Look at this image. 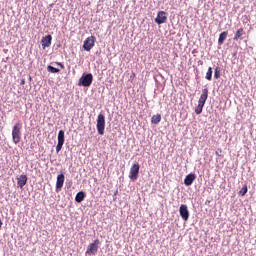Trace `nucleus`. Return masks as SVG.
<instances>
[{
    "instance_id": "obj_25",
    "label": "nucleus",
    "mask_w": 256,
    "mask_h": 256,
    "mask_svg": "<svg viewBox=\"0 0 256 256\" xmlns=\"http://www.w3.org/2000/svg\"><path fill=\"white\" fill-rule=\"evenodd\" d=\"M225 90V88L223 87V85H220L219 87H218V91H224Z\"/></svg>"
},
{
    "instance_id": "obj_14",
    "label": "nucleus",
    "mask_w": 256,
    "mask_h": 256,
    "mask_svg": "<svg viewBox=\"0 0 256 256\" xmlns=\"http://www.w3.org/2000/svg\"><path fill=\"white\" fill-rule=\"evenodd\" d=\"M17 185L21 189L27 185V175H21L20 177L17 178Z\"/></svg>"
},
{
    "instance_id": "obj_19",
    "label": "nucleus",
    "mask_w": 256,
    "mask_h": 256,
    "mask_svg": "<svg viewBox=\"0 0 256 256\" xmlns=\"http://www.w3.org/2000/svg\"><path fill=\"white\" fill-rule=\"evenodd\" d=\"M203 104H198V106L195 108V113L196 115H201V113H203Z\"/></svg>"
},
{
    "instance_id": "obj_15",
    "label": "nucleus",
    "mask_w": 256,
    "mask_h": 256,
    "mask_svg": "<svg viewBox=\"0 0 256 256\" xmlns=\"http://www.w3.org/2000/svg\"><path fill=\"white\" fill-rule=\"evenodd\" d=\"M86 194L83 191H80L76 194L75 196V201L76 203H83V201L85 200Z\"/></svg>"
},
{
    "instance_id": "obj_1",
    "label": "nucleus",
    "mask_w": 256,
    "mask_h": 256,
    "mask_svg": "<svg viewBox=\"0 0 256 256\" xmlns=\"http://www.w3.org/2000/svg\"><path fill=\"white\" fill-rule=\"evenodd\" d=\"M93 83V74L91 73H84L78 82V85L80 87H91V84Z\"/></svg>"
},
{
    "instance_id": "obj_7",
    "label": "nucleus",
    "mask_w": 256,
    "mask_h": 256,
    "mask_svg": "<svg viewBox=\"0 0 256 256\" xmlns=\"http://www.w3.org/2000/svg\"><path fill=\"white\" fill-rule=\"evenodd\" d=\"M95 47V36L88 37L83 44L84 51H90Z\"/></svg>"
},
{
    "instance_id": "obj_11",
    "label": "nucleus",
    "mask_w": 256,
    "mask_h": 256,
    "mask_svg": "<svg viewBox=\"0 0 256 256\" xmlns=\"http://www.w3.org/2000/svg\"><path fill=\"white\" fill-rule=\"evenodd\" d=\"M64 183H65V174H59L57 176V181H56V190L59 191L63 189Z\"/></svg>"
},
{
    "instance_id": "obj_2",
    "label": "nucleus",
    "mask_w": 256,
    "mask_h": 256,
    "mask_svg": "<svg viewBox=\"0 0 256 256\" xmlns=\"http://www.w3.org/2000/svg\"><path fill=\"white\" fill-rule=\"evenodd\" d=\"M12 141L17 145L21 141V124L16 123L12 129Z\"/></svg>"
},
{
    "instance_id": "obj_17",
    "label": "nucleus",
    "mask_w": 256,
    "mask_h": 256,
    "mask_svg": "<svg viewBox=\"0 0 256 256\" xmlns=\"http://www.w3.org/2000/svg\"><path fill=\"white\" fill-rule=\"evenodd\" d=\"M247 191V184H244L241 190L238 192V195H240V197H245V195H247Z\"/></svg>"
},
{
    "instance_id": "obj_3",
    "label": "nucleus",
    "mask_w": 256,
    "mask_h": 256,
    "mask_svg": "<svg viewBox=\"0 0 256 256\" xmlns=\"http://www.w3.org/2000/svg\"><path fill=\"white\" fill-rule=\"evenodd\" d=\"M96 129L98 131V135H105V115H98Z\"/></svg>"
},
{
    "instance_id": "obj_26",
    "label": "nucleus",
    "mask_w": 256,
    "mask_h": 256,
    "mask_svg": "<svg viewBox=\"0 0 256 256\" xmlns=\"http://www.w3.org/2000/svg\"><path fill=\"white\" fill-rule=\"evenodd\" d=\"M216 155H219V157H221V150H217Z\"/></svg>"
},
{
    "instance_id": "obj_4",
    "label": "nucleus",
    "mask_w": 256,
    "mask_h": 256,
    "mask_svg": "<svg viewBox=\"0 0 256 256\" xmlns=\"http://www.w3.org/2000/svg\"><path fill=\"white\" fill-rule=\"evenodd\" d=\"M99 239L94 240L93 243L89 244L87 250H86V255H95L97 251H99V245H100Z\"/></svg>"
},
{
    "instance_id": "obj_23",
    "label": "nucleus",
    "mask_w": 256,
    "mask_h": 256,
    "mask_svg": "<svg viewBox=\"0 0 256 256\" xmlns=\"http://www.w3.org/2000/svg\"><path fill=\"white\" fill-rule=\"evenodd\" d=\"M214 77H215V79H219V77H220V73H219V69L218 68L215 69Z\"/></svg>"
},
{
    "instance_id": "obj_29",
    "label": "nucleus",
    "mask_w": 256,
    "mask_h": 256,
    "mask_svg": "<svg viewBox=\"0 0 256 256\" xmlns=\"http://www.w3.org/2000/svg\"><path fill=\"white\" fill-rule=\"evenodd\" d=\"M117 193H118V191H116V192L114 193V195H117Z\"/></svg>"
},
{
    "instance_id": "obj_16",
    "label": "nucleus",
    "mask_w": 256,
    "mask_h": 256,
    "mask_svg": "<svg viewBox=\"0 0 256 256\" xmlns=\"http://www.w3.org/2000/svg\"><path fill=\"white\" fill-rule=\"evenodd\" d=\"M151 123H153L154 125H158V123H161L160 114L152 116Z\"/></svg>"
},
{
    "instance_id": "obj_9",
    "label": "nucleus",
    "mask_w": 256,
    "mask_h": 256,
    "mask_svg": "<svg viewBox=\"0 0 256 256\" xmlns=\"http://www.w3.org/2000/svg\"><path fill=\"white\" fill-rule=\"evenodd\" d=\"M166 22H167V13H165V11L158 12L155 18V23H157V25H163V23H166Z\"/></svg>"
},
{
    "instance_id": "obj_6",
    "label": "nucleus",
    "mask_w": 256,
    "mask_h": 256,
    "mask_svg": "<svg viewBox=\"0 0 256 256\" xmlns=\"http://www.w3.org/2000/svg\"><path fill=\"white\" fill-rule=\"evenodd\" d=\"M63 145H65V131L60 130L58 132V144L56 146V153H59V151L63 149Z\"/></svg>"
},
{
    "instance_id": "obj_18",
    "label": "nucleus",
    "mask_w": 256,
    "mask_h": 256,
    "mask_svg": "<svg viewBox=\"0 0 256 256\" xmlns=\"http://www.w3.org/2000/svg\"><path fill=\"white\" fill-rule=\"evenodd\" d=\"M212 78H213V68L209 67L206 73L205 79H207V81H211Z\"/></svg>"
},
{
    "instance_id": "obj_12",
    "label": "nucleus",
    "mask_w": 256,
    "mask_h": 256,
    "mask_svg": "<svg viewBox=\"0 0 256 256\" xmlns=\"http://www.w3.org/2000/svg\"><path fill=\"white\" fill-rule=\"evenodd\" d=\"M51 41H53V37L51 35H46L41 40L42 48L51 47Z\"/></svg>"
},
{
    "instance_id": "obj_20",
    "label": "nucleus",
    "mask_w": 256,
    "mask_h": 256,
    "mask_svg": "<svg viewBox=\"0 0 256 256\" xmlns=\"http://www.w3.org/2000/svg\"><path fill=\"white\" fill-rule=\"evenodd\" d=\"M47 71H48V73H59L60 70H59V68H55V67L49 65L47 67Z\"/></svg>"
},
{
    "instance_id": "obj_28",
    "label": "nucleus",
    "mask_w": 256,
    "mask_h": 256,
    "mask_svg": "<svg viewBox=\"0 0 256 256\" xmlns=\"http://www.w3.org/2000/svg\"><path fill=\"white\" fill-rule=\"evenodd\" d=\"M2 226H3V222H1V220H0V229H1Z\"/></svg>"
},
{
    "instance_id": "obj_22",
    "label": "nucleus",
    "mask_w": 256,
    "mask_h": 256,
    "mask_svg": "<svg viewBox=\"0 0 256 256\" xmlns=\"http://www.w3.org/2000/svg\"><path fill=\"white\" fill-rule=\"evenodd\" d=\"M243 35V29L240 28L237 30L234 39H240V37Z\"/></svg>"
},
{
    "instance_id": "obj_24",
    "label": "nucleus",
    "mask_w": 256,
    "mask_h": 256,
    "mask_svg": "<svg viewBox=\"0 0 256 256\" xmlns=\"http://www.w3.org/2000/svg\"><path fill=\"white\" fill-rule=\"evenodd\" d=\"M56 65H58V67H61V69H65V65H63V63L61 62H57Z\"/></svg>"
},
{
    "instance_id": "obj_21",
    "label": "nucleus",
    "mask_w": 256,
    "mask_h": 256,
    "mask_svg": "<svg viewBox=\"0 0 256 256\" xmlns=\"http://www.w3.org/2000/svg\"><path fill=\"white\" fill-rule=\"evenodd\" d=\"M224 41H225V32H221L219 39H218L219 45H223Z\"/></svg>"
},
{
    "instance_id": "obj_5",
    "label": "nucleus",
    "mask_w": 256,
    "mask_h": 256,
    "mask_svg": "<svg viewBox=\"0 0 256 256\" xmlns=\"http://www.w3.org/2000/svg\"><path fill=\"white\" fill-rule=\"evenodd\" d=\"M139 163H134L130 169V174H129V179H131V181H137L138 177H139Z\"/></svg>"
},
{
    "instance_id": "obj_27",
    "label": "nucleus",
    "mask_w": 256,
    "mask_h": 256,
    "mask_svg": "<svg viewBox=\"0 0 256 256\" xmlns=\"http://www.w3.org/2000/svg\"><path fill=\"white\" fill-rule=\"evenodd\" d=\"M21 85H25V79L21 80Z\"/></svg>"
},
{
    "instance_id": "obj_13",
    "label": "nucleus",
    "mask_w": 256,
    "mask_h": 256,
    "mask_svg": "<svg viewBox=\"0 0 256 256\" xmlns=\"http://www.w3.org/2000/svg\"><path fill=\"white\" fill-rule=\"evenodd\" d=\"M195 178V174H188L184 179V185H186V187H190V185H193V181H195Z\"/></svg>"
},
{
    "instance_id": "obj_10",
    "label": "nucleus",
    "mask_w": 256,
    "mask_h": 256,
    "mask_svg": "<svg viewBox=\"0 0 256 256\" xmlns=\"http://www.w3.org/2000/svg\"><path fill=\"white\" fill-rule=\"evenodd\" d=\"M208 97H209V90L207 88H204L202 90V94L199 98L198 104L205 106V103H206Z\"/></svg>"
},
{
    "instance_id": "obj_8",
    "label": "nucleus",
    "mask_w": 256,
    "mask_h": 256,
    "mask_svg": "<svg viewBox=\"0 0 256 256\" xmlns=\"http://www.w3.org/2000/svg\"><path fill=\"white\" fill-rule=\"evenodd\" d=\"M179 214L183 221H189V208H187V205L182 204L180 206Z\"/></svg>"
}]
</instances>
